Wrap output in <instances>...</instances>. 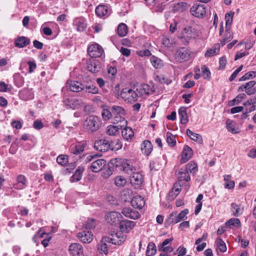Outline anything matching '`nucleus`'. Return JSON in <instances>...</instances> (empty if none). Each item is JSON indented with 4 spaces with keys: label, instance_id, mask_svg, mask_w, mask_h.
Listing matches in <instances>:
<instances>
[{
    "label": "nucleus",
    "instance_id": "64",
    "mask_svg": "<svg viewBox=\"0 0 256 256\" xmlns=\"http://www.w3.org/2000/svg\"><path fill=\"white\" fill-rule=\"evenodd\" d=\"M33 126L35 129L40 130L44 127V124L41 120H36L34 122Z\"/></svg>",
    "mask_w": 256,
    "mask_h": 256
},
{
    "label": "nucleus",
    "instance_id": "62",
    "mask_svg": "<svg viewBox=\"0 0 256 256\" xmlns=\"http://www.w3.org/2000/svg\"><path fill=\"white\" fill-rule=\"evenodd\" d=\"M173 248L170 246H160L158 248V250L162 251L164 253L171 252L173 251Z\"/></svg>",
    "mask_w": 256,
    "mask_h": 256
},
{
    "label": "nucleus",
    "instance_id": "20",
    "mask_svg": "<svg viewBox=\"0 0 256 256\" xmlns=\"http://www.w3.org/2000/svg\"><path fill=\"white\" fill-rule=\"evenodd\" d=\"M131 204L134 208L142 209L145 204V200L142 196H136L131 200Z\"/></svg>",
    "mask_w": 256,
    "mask_h": 256
},
{
    "label": "nucleus",
    "instance_id": "43",
    "mask_svg": "<svg viewBox=\"0 0 256 256\" xmlns=\"http://www.w3.org/2000/svg\"><path fill=\"white\" fill-rule=\"evenodd\" d=\"M185 170L188 173L195 174L198 170V166L196 163L190 162L186 165Z\"/></svg>",
    "mask_w": 256,
    "mask_h": 256
},
{
    "label": "nucleus",
    "instance_id": "46",
    "mask_svg": "<svg viewBox=\"0 0 256 256\" xmlns=\"http://www.w3.org/2000/svg\"><path fill=\"white\" fill-rule=\"evenodd\" d=\"M177 176L180 180L188 182L190 179L188 173L185 170L184 171H179L177 174Z\"/></svg>",
    "mask_w": 256,
    "mask_h": 256
},
{
    "label": "nucleus",
    "instance_id": "16",
    "mask_svg": "<svg viewBox=\"0 0 256 256\" xmlns=\"http://www.w3.org/2000/svg\"><path fill=\"white\" fill-rule=\"evenodd\" d=\"M136 224V222L124 220L120 221L119 227L121 232L128 233L134 228Z\"/></svg>",
    "mask_w": 256,
    "mask_h": 256
},
{
    "label": "nucleus",
    "instance_id": "55",
    "mask_svg": "<svg viewBox=\"0 0 256 256\" xmlns=\"http://www.w3.org/2000/svg\"><path fill=\"white\" fill-rule=\"evenodd\" d=\"M226 128L228 130L231 132L232 134H236L238 133V130L236 128L234 124L232 122H230L229 120H226Z\"/></svg>",
    "mask_w": 256,
    "mask_h": 256
},
{
    "label": "nucleus",
    "instance_id": "11",
    "mask_svg": "<svg viewBox=\"0 0 256 256\" xmlns=\"http://www.w3.org/2000/svg\"><path fill=\"white\" fill-rule=\"evenodd\" d=\"M102 47L97 44H92L88 48V53L91 57H100L102 54Z\"/></svg>",
    "mask_w": 256,
    "mask_h": 256
},
{
    "label": "nucleus",
    "instance_id": "51",
    "mask_svg": "<svg viewBox=\"0 0 256 256\" xmlns=\"http://www.w3.org/2000/svg\"><path fill=\"white\" fill-rule=\"evenodd\" d=\"M226 226H234L236 227L240 226V222L238 218H232L226 222Z\"/></svg>",
    "mask_w": 256,
    "mask_h": 256
},
{
    "label": "nucleus",
    "instance_id": "23",
    "mask_svg": "<svg viewBox=\"0 0 256 256\" xmlns=\"http://www.w3.org/2000/svg\"><path fill=\"white\" fill-rule=\"evenodd\" d=\"M192 156V150L188 146H185L182 152V163H185L189 160Z\"/></svg>",
    "mask_w": 256,
    "mask_h": 256
},
{
    "label": "nucleus",
    "instance_id": "44",
    "mask_svg": "<svg viewBox=\"0 0 256 256\" xmlns=\"http://www.w3.org/2000/svg\"><path fill=\"white\" fill-rule=\"evenodd\" d=\"M156 252V246L154 242H150L146 252V256H153Z\"/></svg>",
    "mask_w": 256,
    "mask_h": 256
},
{
    "label": "nucleus",
    "instance_id": "22",
    "mask_svg": "<svg viewBox=\"0 0 256 256\" xmlns=\"http://www.w3.org/2000/svg\"><path fill=\"white\" fill-rule=\"evenodd\" d=\"M106 242L109 243V241L107 240L106 236H104L100 242L98 244V250L100 254H104L106 255L108 253V248Z\"/></svg>",
    "mask_w": 256,
    "mask_h": 256
},
{
    "label": "nucleus",
    "instance_id": "45",
    "mask_svg": "<svg viewBox=\"0 0 256 256\" xmlns=\"http://www.w3.org/2000/svg\"><path fill=\"white\" fill-rule=\"evenodd\" d=\"M110 150H117L122 148V144L120 140L116 139L110 142Z\"/></svg>",
    "mask_w": 256,
    "mask_h": 256
},
{
    "label": "nucleus",
    "instance_id": "40",
    "mask_svg": "<svg viewBox=\"0 0 256 256\" xmlns=\"http://www.w3.org/2000/svg\"><path fill=\"white\" fill-rule=\"evenodd\" d=\"M181 190L180 186L174 185L173 188L170 192L168 194V198L169 200H174L179 194Z\"/></svg>",
    "mask_w": 256,
    "mask_h": 256
},
{
    "label": "nucleus",
    "instance_id": "53",
    "mask_svg": "<svg viewBox=\"0 0 256 256\" xmlns=\"http://www.w3.org/2000/svg\"><path fill=\"white\" fill-rule=\"evenodd\" d=\"M216 244L221 252H224L226 250V245L222 238H219L216 240Z\"/></svg>",
    "mask_w": 256,
    "mask_h": 256
},
{
    "label": "nucleus",
    "instance_id": "25",
    "mask_svg": "<svg viewBox=\"0 0 256 256\" xmlns=\"http://www.w3.org/2000/svg\"><path fill=\"white\" fill-rule=\"evenodd\" d=\"M231 211L234 216H239L244 212V206L242 204L232 203L231 204Z\"/></svg>",
    "mask_w": 256,
    "mask_h": 256
},
{
    "label": "nucleus",
    "instance_id": "52",
    "mask_svg": "<svg viewBox=\"0 0 256 256\" xmlns=\"http://www.w3.org/2000/svg\"><path fill=\"white\" fill-rule=\"evenodd\" d=\"M201 69L202 72V75L204 78L210 80V72L209 69L205 65L202 66Z\"/></svg>",
    "mask_w": 256,
    "mask_h": 256
},
{
    "label": "nucleus",
    "instance_id": "57",
    "mask_svg": "<svg viewBox=\"0 0 256 256\" xmlns=\"http://www.w3.org/2000/svg\"><path fill=\"white\" fill-rule=\"evenodd\" d=\"M232 38V35L230 32L226 31L225 34L224 38L221 41L222 45L224 46L226 42L230 41Z\"/></svg>",
    "mask_w": 256,
    "mask_h": 256
},
{
    "label": "nucleus",
    "instance_id": "18",
    "mask_svg": "<svg viewBox=\"0 0 256 256\" xmlns=\"http://www.w3.org/2000/svg\"><path fill=\"white\" fill-rule=\"evenodd\" d=\"M190 51L186 48H181L176 52V57L180 60L186 61L190 58Z\"/></svg>",
    "mask_w": 256,
    "mask_h": 256
},
{
    "label": "nucleus",
    "instance_id": "2",
    "mask_svg": "<svg viewBox=\"0 0 256 256\" xmlns=\"http://www.w3.org/2000/svg\"><path fill=\"white\" fill-rule=\"evenodd\" d=\"M200 34L199 30L192 26H187L184 28L180 36V38L185 44H188L190 40L198 38Z\"/></svg>",
    "mask_w": 256,
    "mask_h": 256
},
{
    "label": "nucleus",
    "instance_id": "30",
    "mask_svg": "<svg viewBox=\"0 0 256 256\" xmlns=\"http://www.w3.org/2000/svg\"><path fill=\"white\" fill-rule=\"evenodd\" d=\"M150 86L146 84H144L137 88L136 90V93H138V97L148 96L150 94Z\"/></svg>",
    "mask_w": 256,
    "mask_h": 256
},
{
    "label": "nucleus",
    "instance_id": "27",
    "mask_svg": "<svg viewBox=\"0 0 256 256\" xmlns=\"http://www.w3.org/2000/svg\"><path fill=\"white\" fill-rule=\"evenodd\" d=\"M30 40L25 36H20L14 40V46L18 48H22L29 44Z\"/></svg>",
    "mask_w": 256,
    "mask_h": 256
},
{
    "label": "nucleus",
    "instance_id": "38",
    "mask_svg": "<svg viewBox=\"0 0 256 256\" xmlns=\"http://www.w3.org/2000/svg\"><path fill=\"white\" fill-rule=\"evenodd\" d=\"M186 134L192 140L200 144L202 143V139L200 134L194 133L189 129L186 130Z\"/></svg>",
    "mask_w": 256,
    "mask_h": 256
},
{
    "label": "nucleus",
    "instance_id": "6",
    "mask_svg": "<svg viewBox=\"0 0 256 256\" xmlns=\"http://www.w3.org/2000/svg\"><path fill=\"white\" fill-rule=\"evenodd\" d=\"M138 93L131 88H123L120 92L122 98L126 102H133L137 100Z\"/></svg>",
    "mask_w": 256,
    "mask_h": 256
},
{
    "label": "nucleus",
    "instance_id": "35",
    "mask_svg": "<svg viewBox=\"0 0 256 256\" xmlns=\"http://www.w3.org/2000/svg\"><path fill=\"white\" fill-rule=\"evenodd\" d=\"M84 168L83 167H78L76 170L74 174L70 178V180L74 182L80 180L82 178V174L84 172Z\"/></svg>",
    "mask_w": 256,
    "mask_h": 256
},
{
    "label": "nucleus",
    "instance_id": "10",
    "mask_svg": "<svg viewBox=\"0 0 256 256\" xmlns=\"http://www.w3.org/2000/svg\"><path fill=\"white\" fill-rule=\"evenodd\" d=\"M94 148L100 152H106L110 150V142L106 138L96 140L94 144Z\"/></svg>",
    "mask_w": 256,
    "mask_h": 256
},
{
    "label": "nucleus",
    "instance_id": "1",
    "mask_svg": "<svg viewBox=\"0 0 256 256\" xmlns=\"http://www.w3.org/2000/svg\"><path fill=\"white\" fill-rule=\"evenodd\" d=\"M111 110L112 111L114 116V124L121 123L123 126L127 124L126 120V116L128 114V110L126 108L118 104H114L111 106Z\"/></svg>",
    "mask_w": 256,
    "mask_h": 256
},
{
    "label": "nucleus",
    "instance_id": "9",
    "mask_svg": "<svg viewBox=\"0 0 256 256\" xmlns=\"http://www.w3.org/2000/svg\"><path fill=\"white\" fill-rule=\"evenodd\" d=\"M122 218L121 214L116 212H111L106 214L105 216L106 222L112 225L120 223Z\"/></svg>",
    "mask_w": 256,
    "mask_h": 256
},
{
    "label": "nucleus",
    "instance_id": "56",
    "mask_svg": "<svg viewBox=\"0 0 256 256\" xmlns=\"http://www.w3.org/2000/svg\"><path fill=\"white\" fill-rule=\"evenodd\" d=\"M234 14V12H230L226 14L225 20L226 27H228V25H230L232 24Z\"/></svg>",
    "mask_w": 256,
    "mask_h": 256
},
{
    "label": "nucleus",
    "instance_id": "12",
    "mask_svg": "<svg viewBox=\"0 0 256 256\" xmlns=\"http://www.w3.org/2000/svg\"><path fill=\"white\" fill-rule=\"evenodd\" d=\"M87 144L85 141L76 142L72 144L70 148V150L72 154L78 155L84 152Z\"/></svg>",
    "mask_w": 256,
    "mask_h": 256
},
{
    "label": "nucleus",
    "instance_id": "42",
    "mask_svg": "<svg viewBox=\"0 0 256 256\" xmlns=\"http://www.w3.org/2000/svg\"><path fill=\"white\" fill-rule=\"evenodd\" d=\"M118 34L122 37L124 36L128 32V27L124 23L120 24L117 28Z\"/></svg>",
    "mask_w": 256,
    "mask_h": 256
},
{
    "label": "nucleus",
    "instance_id": "13",
    "mask_svg": "<svg viewBox=\"0 0 256 256\" xmlns=\"http://www.w3.org/2000/svg\"><path fill=\"white\" fill-rule=\"evenodd\" d=\"M130 180L132 186L135 188H138L142 183L143 176L140 173L135 172L130 176Z\"/></svg>",
    "mask_w": 256,
    "mask_h": 256
},
{
    "label": "nucleus",
    "instance_id": "21",
    "mask_svg": "<svg viewBox=\"0 0 256 256\" xmlns=\"http://www.w3.org/2000/svg\"><path fill=\"white\" fill-rule=\"evenodd\" d=\"M78 237L84 243H90L93 240V235L89 231H83L78 234Z\"/></svg>",
    "mask_w": 256,
    "mask_h": 256
},
{
    "label": "nucleus",
    "instance_id": "59",
    "mask_svg": "<svg viewBox=\"0 0 256 256\" xmlns=\"http://www.w3.org/2000/svg\"><path fill=\"white\" fill-rule=\"evenodd\" d=\"M86 90L88 92L93 94H96L98 92V88L94 85L86 86Z\"/></svg>",
    "mask_w": 256,
    "mask_h": 256
},
{
    "label": "nucleus",
    "instance_id": "63",
    "mask_svg": "<svg viewBox=\"0 0 256 256\" xmlns=\"http://www.w3.org/2000/svg\"><path fill=\"white\" fill-rule=\"evenodd\" d=\"M176 252L178 254V256H184L186 252V249L184 246H180L176 250Z\"/></svg>",
    "mask_w": 256,
    "mask_h": 256
},
{
    "label": "nucleus",
    "instance_id": "34",
    "mask_svg": "<svg viewBox=\"0 0 256 256\" xmlns=\"http://www.w3.org/2000/svg\"><path fill=\"white\" fill-rule=\"evenodd\" d=\"M122 134L124 139L128 140L133 138L134 132L130 127L127 126L122 130Z\"/></svg>",
    "mask_w": 256,
    "mask_h": 256
},
{
    "label": "nucleus",
    "instance_id": "50",
    "mask_svg": "<svg viewBox=\"0 0 256 256\" xmlns=\"http://www.w3.org/2000/svg\"><path fill=\"white\" fill-rule=\"evenodd\" d=\"M56 162L61 166H65L68 162V156L66 155L60 154L57 158Z\"/></svg>",
    "mask_w": 256,
    "mask_h": 256
},
{
    "label": "nucleus",
    "instance_id": "37",
    "mask_svg": "<svg viewBox=\"0 0 256 256\" xmlns=\"http://www.w3.org/2000/svg\"><path fill=\"white\" fill-rule=\"evenodd\" d=\"M102 116L105 121H108L111 118L114 120V116L112 111L111 110V106L109 107V109L104 108L101 112Z\"/></svg>",
    "mask_w": 256,
    "mask_h": 256
},
{
    "label": "nucleus",
    "instance_id": "31",
    "mask_svg": "<svg viewBox=\"0 0 256 256\" xmlns=\"http://www.w3.org/2000/svg\"><path fill=\"white\" fill-rule=\"evenodd\" d=\"M95 12L98 17H102L109 14L108 7L103 5L98 6L96 8Z\"/></svg>",
    "mask_w": 256,
    "mask_h": 256
},
{
    "label": "nucleus",
    "instance_id": "24",
    "mask_svg": "<svg viewBox=\"0 0 256 256\" xmlns=\"http://www.w3.org/2000/svg\"><path fill=\"white\" fill-rule=\"evenodd\" d=\"M87 69L92 73L98 72L100 69V66L99 62L96 60H92L88 62Z\"/></svg>",
    "mask_w": 256,
    "mask_h": 256
},
{
    "label": "nucleus",
    "instance_id": "47",
    "mask_svg": "<svg viewBox=\"0 0 256 256\" xmlns=\"http://www.w3.org/2000/svg\"><path fill=\"white\" fill-rule=\"evenodd\" d=\"M166 142L168 146H174L176 144L175 136L172 135L170 132L166 133Z\"/></svg>",
    "mask_w": 256,
    "mask_h": 256
},
{
    "label": "nucleus",
    "instance_id": "26",
    "mask_svg": "<svg viewBox=\"0 0 256 256\" xmlns=\"http://www.w3.org/2000/svg\"><path fill=\"white\" fill-rule=\"evenodd\" d=\"M74 24L76 26V30L78 32H83L86 27V20L82 17L75 18Z\"/></svg>",
    "mask_w": 256,
    "mask_h": 256
},
{
    "label": "nucleus",
    "instance_id": "3",
    "mask_svg": "<svg viewBox=\"0 0 256 256\" xmlns=\"http://www.w3.org/2000/svg\"><path fill=\"white\" fill-rule=\"evenodd\" d=\"M111 163L116 168H120V170L130 175L136 171L135 166H134L128 160L125 159L116 158L112 160Z\"/></svg>",
    "mask_w": 256,
    "mask_h": 256
},
{
    "label": "nucleus",
    "instance_id": "8",
    "mask_svg": "<svg viewBox=\"0 0 256 256\" xmlns=\"http://www.w3.org/2000/svg\"><path fill=\"white\" fill-rule=\"evenodd\" d=\"M190 12L192 16L198 18H204L206 14V8L204 5L194 4L190 8Z\"/></svg>",
    "mask_w": 256,
    "mask_h": 256
},
{
    "label": "nucleus",
    "instance_id": "32",
    "mask_svg": "<svg viewBox=\"0 0 256 256\" xmlns=\"http://www.w3.org/2000/svg\"><path fill=\"white\" fill-rule=\"evenodd\" d=\"M220 50V44H216L211 48H210L206 50L205 53V56L212 57L214 55H216L219 53Z\"/></svg>",
    "mask_w": 256,
    "mask_h": 256
},
{
    "label": "nucleus",
    "instance_id": "39",
    "mask_svg": "<svg viewBox=\"0 0 256 256\" xmlns=\"http://www.w3.org/2000/svg\"><path fill=\"white\" fill-rule=\"evenodd\" d=\"M18 183L15 185L16 188L22 189L26 186V180L23 175H19L17 177Z\"/></svg>",
    "mask_w": 256,
    "mask_h": 256
},
{
    "label": "nucleus",
    "instance_id": "4",
    "mask_svg": "<svg viewBox=\"0 0 256 256\" xmlns=\"http://www.w3.org/2000/svg\"><path fill=\"white\" fill-rule=\"evenodd\" d=\"M102 124L100 118L94 115L86 118L84 122V126L88 132H94L98 130Z\"/></svg>",
    "mask_w": 256,
    "mask_h": 256
},
{
    "label": "nucleus",
    "instance_id": "58",
    "mask_svg": "<svg viewBox=\"0 0 256 256\" xmlns=\"http://www.w3.org/2000/svg\"><path fill=\"white\" fill-rule=\"evenodd\" d=\"M246 98V95L244 94H240L238 95L233 100V104L232 105H234V104H238L242 100H244Z\"/></svg>",
    "mask_w": 256,
    "mask_h": 256
},
{
    "label": "nucleus",
    "instance_id": "29",
    "mask_svg": "<svg viewBox=\"0 0 256 256\" xmlns=\"http://www.w3.org/2000/svg\"><path fill=\"white\" fill-rule=\"evenodd\" d=\"M152 150V145L149 140H144L141 146L142 152L146 156L149 155Z\"/></svg>",
    "mask_w": 256,
    "mask_h": 256
},
{
    "label": "nucleus",
    "instance_id": "28",
    "mask_svg": "<svg viewBox=\"0 0 256 256\" xmlns=\"http://www.w3.org/2000/svg\"><path fill=\"white\" fill-rule=\"evenodd\" d=\"M123 124L119 126L109 125L106 127V132L109 136H114L118 134L119 130L124 126Z\"/></svg>",
    "mask_w": 256,
    "mask_h": 256
},
{
    "label": "nucleus",
    "instance_id": "36",
    "mask_svg": "<svg viewBox=\"0 0 256 256\" xmlns=\"http://www.w3.org/2000/svg\"><path fill=\"white\" fill-rule=\"evenodd\" d=\"M256 84V82L254 80L250 81L244 84V88L248 95H252L256 92L254 88H252Z\"/></svg>",
    "mask_w": 256,
    "mask_h": 256
},
{
    "label": "nucleus",
    "instance_id": "48",
    "mask_svg": "<svg viewBox=\"0 0 256 256\" xmlns=\"http://www.w3.org/2000/svg\"><path fill=\"white\" fill-rule=\"evenodd\" d=\"M126 183V180L122 176H118L114 179V184L117 186H124Z\"/></svg>",
    "mask_w": 256,
    "mask_h": 256
},
{
    "label": "nucleus",
    "instance_id": "15",
    "mask_svg": "<svg viewBox=\"0 0 256 256\" xmlns=\"http://www.w3.org/2000/svg\"><path fill=\"white\" fill-rule=\"evenodd\" d=\"M63 102L67 108L78 109L82 106V102L81 100L76 98H68L64 100Z\"/></svg>",
    "mask_w": 256,
    "mask_h": 256
},
{
    "label": "nucleus",
    "instance_id": "41",
    "mask_svg": "<svg viewBox=\"0 0 256 256\" xmlns=\"http://www.w3.org/2000/svg\"><path fill=\"white\" fill-rule=\"evenodd\" d=\"M178 115L182 124H186L188 122V117L185 108H181L179 109Z\"/></svg>",
    "mask_w": 256,
    "mask_h": 256
},
{
    "label": "nucleus",
    "instance_id": "14",
    "mask_svg": "<svg viewBox=\"0 0 256 256\" xmlns=\"http://www.w3.org/2000/svg\"><path fill=\"white\" fill-rule=\"evenodd\" d=\"M106 162L104 159H98L94 160L88 168L94 172H100L106 166Z\"/></svg>",
    "mask_w": 256,
    "mask_h": 256
},
{
    "label": "nucleus",
    "instance_id": "19",
    "mask_svg": "<svg viewBox=\"0 0 256 256\" xmlns=\"http://www.w3.org/2000/svg\"><path fill=\"white\" fill-rule=\"evenodd\" d=\"M66 85L70 90L74 92H80L84 89V86L78 81L68 80Z\"/></svg>",
    "mask_w": 256,
    "mask_h": 256
},
{
    "label": "nucleus",
    "instance_id": "17",
    "mask_svg": "<svg viewBox=\"0 0 256 256\" xmlns=\"http://www.w3.org/2000/svg\"><path fill=\"white\" fill-rule=\"evenodd\" d=\"M122 213L126 217L133 220L139 218L140 216L138 211L130 208H124L122 211Z\"/></svg>",
    "mask_w": 256,
    "mask_h": 256
},
{
    "label": "nucleus",
    "instance_id": "54",
    "mask_svg": "<svg viewBox=\"0 0 256 256\" xmlns=\"http://www.w3.org/2000/svg\"><path fill=\"white\" fill-rule=\"evenodd\" d=\"M256 76V72L252 71L249 72L246 74H245L242 76L239 81H244L248 80L250 78H254Z\"/></svg>",
    "mask_w": 256,
    "mask_h": 256
},
{
    "label": "nucleus",
    "instance_id": "33",
    "mask_svg": "<svg viewBox=\"0 0 256 256\" xmlns=\"http://www.w3.org/2000/svg\"><path fill=\"white\" fill-rule=\"evenodd\" d=\"M188 8V4L186 2H179L176 4L172 7V11L174 12H182Z\"/></svg>",
    "mask_w": 256,
    "mask_h": 256
},
{
    "label": "nucleus",
    "instance_id": "5",
    "mask_svg": "<svg viewBox=\"0 0 256 256\" xmlns=\"http://www.w3.org/2000/svg\"><path fill=\"white\" fill-rule=\"evenodd\" d=\"M188 213V209H184L180 213L176 212H172L168 217L166 221L168 224H176L180 221L184 220L187 218V214Z\"/></svg>",
    "mask_w": 256,
    "mask_h": 256
},
{
    "label": "nucleus",
    "instance_id": "61",
    "mask_svg": "<svg viewBox=\"0 0 256 256\" xmlns=\"http://www.w3.org/2000/svg\"><path fill=\"white\" fill-rule=\"evenodd\" d=\"M96 222L94 220L91 219L88 220L87 222L85 224V228L86 229H92L95 227Z\"/></svg>",
    "mask_w": 256,
    "mask_h": 256
},
{
    "label": "nucleus",
    "instance_id": "60",
    "mask_svg": "<svg viewBox=\"0 0 256 256\" xmlns=\"http://www.w3.org/2000/svg\"><path fill=\"white\" fill-rule=\"evenodd\" d=\"M174 42L172 40H170L166 37H164L162 39V44L166 47H170Z\"/></svg>",
    "mask_w": 256,
    "mask_h": 256
},
{
    "label": "nucleus",
    "instance_id": "49",
    "mask_svg": "<svg viewBox=\"0 0 256 256\" xmlns=\"http://www.w3.org/2000/svg\"><path fill=\"white\" fill-rule=\"evenodd\" d=\"M150 62L152 65L156 68H160L162 66V60L154 56H152L151 58Z\"/></svg>",
    "mask_w": 256,
    "mask_h": 256
},
{
    "label": "nucleus",
    "instance_id": "7",
    "mask_svg": "<svg viewBox=\"0 0 256 256\" xmlns=\"http://www.w3.org/2000/svg\"><path fill=\"white\" fill-rule=\"evenodd\" d=\"M106 238L108 240L109 243L119 245L125 241L126 236L120 231L112 234L110 236H106Z\"/></svg>",
    "mask_w": 256,
    "mask_h": 256
}]
</instances>
